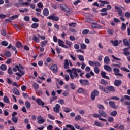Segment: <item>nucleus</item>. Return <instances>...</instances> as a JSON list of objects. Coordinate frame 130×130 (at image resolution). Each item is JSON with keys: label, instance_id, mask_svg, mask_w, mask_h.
Returning a JSON list of instances; mask_svg holds the SVG:
<instances>
[{"label": "nucleus", "instance_id": "nucleus-1", "mask_svg": "<svg viewBox=\"0 0 130 130\" xmlns=\"http://www.w3.org/2000/svg\"><path fill=\"white\" fill-rule=\"evenodd\" d=\"M21 70H24V67H23L21 64L16 65L15 67L13 68V72H17V71L19 72V73L17 72L15 73V74L18 77H22V76H24V75H25L24 71Z\"/></svg>", "mask_w": 130, "mask_h": 130}, {"label": "nucleus", "instance_id": "nucleus-2", "mask_svg": "<svg viewBox=\"0 0 130 130\" xmlns=\"http://www.w3.org/2000/svg\"><path fill=\"white\" fill-rule=\"evenodd\" d=\"M70 75L71 79H75V78H78L79 77V74H78V72L73 68L72 70L69 69L67 70Z\"/></svg>", "mask_w": 130, "mask_h": 130}, {"label": "nucleus", "instance_id": "nucleus-3", "mask_svg": "<svg viewBox=\"0 0 130 130\" xmlns=\"http://www.w3.org/2000/svg\"><path fill=\"white\" fill-rule=\"evenodd\" d=\"M99 91H98V90L95 89L94 90L91 94V100L92 101H93V100H95V98H96V97L97 96H99Z\"/></svg>", "mask_w": 130, "mask_h": 130}, {"label": "nucleus", "instance_id": "nucleus-4", "mask_svg": "<svg viewBox=\"0 0 130 130\" xmlns=\"http://www.w3.org/2000/svg\"><path fill=\"white\" fill-rule=\"evenodd\" d=\"M60 8L63 12H66V13H70V8L66 4H61Z\"/></svg>", "mask_w": 130, "mask_h": 130}, {"label": "nucleus", "instance_id": "nucleus-5", "mask_svg": "<svg viewBox=\"0 0 130 130\" xmlns=\"http://www.w3.org/2000/svg\"><path fill=\"white\" fill-rule=\"evenodd\" d=\"M37 120H38V123L39 124H43L44 123V122L45 121V120L43 119V117L41 116H38L37 117Z\"/></svg>", "mask_w": 130, "mask_h": 130}, {"label": "nucleus", "instance_id": "nucleus-6", "mask_svg": "<svg viewBox=\"0 0 130 130\" xmlns=\"http://www.w3.org/2000/svg\"><path fill=\"white\" fill-rule=\"evenodd\" d=\"M54 112L58 113L60 111V105L57 104L55 106L53 107Z\"/></svg>", "mask_w": 130, "mask_h": 130}, {"label": "nucleus", "instance_id": "nucleus-7", "mask_svg": "<svg viewBox=\"0 0 130 130\" xmlns=\"http://www.w3.org/2000/svg\"><path fill=\"white\" fill-rule=\"evenodd\" d=\"M47 19L49 20H52L53 21H57L59 20V18L57 16H55L54 15H51L47 17Z\"/></svg>", "mask_w": 130, "mask_h": 130}, {"label": "nucleus", "instance_id": "nucleus-8", "mask_svg": "<svg viewBox=\"0 0 130 130\" xmlns=\"http://www.w3.org/2000/svg\"><path fill=\"white\" fill-rule=\"evenodd\" d=\"M113 72L115 76H120V77H122V74L119 73V69L115 68H113Z\"/></svg>", "mask_w": 130, "mask_h": 130}, {"label": "nucleus", "instance_id": "nucleus-9", "mask_svg": "<svg viewBox=\"0 0 130 130\" xmlns=\"http://www.w3.org/2000/svg\"><path fill=\"white\" fill-rule=\"evenodd\" d=\"M94 20L92 21V23H91V27L94 28H99V29H101L102 28V26L100 25H98L97 23L94 22Z\"/></svg>", "mask_w": 130, "mask_h": 130}, {"label": "nucleus", "instance_id": "nucleus-10", "mask_svg": "<svg viewBox=\"0 0 130 130\" xmlns=\"http://www.w3.org/2000/svg\"><path fill=\"white\" fill-rule=\"evenodd\" d=\"M115 9L117 10L118 14L120 17H122L123 16V13H122V10L118 7L115 6Z\"/></svg>", "mask_w": 130, "mask_h": 130}, {"label": "nucleus", "instance_id": "nucleus-11", "mask_svg": "<svg viewBox=\"0 0 130 130\" xmlns=\"http://www.w3.org/2000/svg\"><path fill=\"white\" fill-rule=\"evenodd\" d=\"M79 82L81 85H88L89 84V80L87 79H80Z\"/></svg>", "mask_w": 130, "mask_h": 130}, {"label": "nucleus", "instance_id": "nucleus-12", "mask_svg": "<svg viewBox=\"0 0 130 130\" xmlns=\"http://www.w3.org/2000/svg\"><path fill=\"white\" fill-rule=\"evenodd\" d=\"M107 91H108L109 93H110V91L111 92H114L115 91V88L112 86H109L107 87Z\"/></svg>", "mask_w": 130, "mask_h": 130}, {"label": "nucleus", "instance_id": "nucleus-13", "mask_svg": "<svg viewBox=\"0 0 130 130\" xmlns=\"http://www.w3.org/2000/svg\"><path fill=\"white\" fill-rule=\"evenodd\" d=\"M51 70L53 73H56L57 72V65L53 64L51 67Z\"/></svg>", "mask_w": 130, "mask_h": 130}, {"label": "nucleus", "instance_id": "nucleus-14", "mask_svg": "<svg viewBox=\"0 0 130 130\" xmlns=\"http://www.w3.org/2000/svg\"><path fill=\"white\" fill-rule=\"evenodd\" d=\"M99 113L100 116H103V117H106L107 116V114L103 110H99Z\"/></svg>", "mask_w": 130, "mask_h": 130}, {"label": "nucleus", "instance_id": "nucleus-15", "mask_svg": "<svg viewBox=\"0 0 130 130\" xmlns=\"http://www.w3.org/2000/svg\"><path fill=\"white\" fill-rule=\"evenodd\" d=\"M36 102L37 103V104H38V105H42V106L44 105V102H43V101H42V100H41L40 99H37Z\"/></svg>", "mask_w": 130, "mask_h": 130}, {"label": "nucleus", "instance_id": "nucleus-16", "mask_svg": "<svg viewBox=\"0 0 130 130\" xmlns=\"http://www.w3.org/2000/svg\"><path fill=\"white\" fill-rule=\"evenodd\" d=\"M99 88L101 91H103V92H104L105 93H106L107 94H109V91L107 90V88H104L103 86L100 85Z\"/></svg>", "mask_w": 130, "mask_h": 130}, {"label": "nucleus", "instance_id": "nucleus-17", "mask_svg": "<svg viewBox=\"0 0 130 130\" xmlns=\"http://www.w3.org/2000/svg\"><path fill=\"white\" fill-rule=\"evenodd\" d=\"M104 69L108 72H111L112 71V68H111V67H110V66L108 65H105L104 67Z\"/></svg>", "mask_w": 130, "mask_h": 130}, {"label": "nucleus", "instance_id": "nucleus-18", "mask_svg": "<svg viewBox=\"0 0 130 130\" xmlns=\"http://www.w3.org/2000/svg\"><path fill=\"white\" fill-rule=\"evenodd\" d=\"M101 76L104 79H108L109 80V77L106 76V72L101 71Z\"/></svg>", "mask_w": 130, "mask_h": 130}, {"label": "nucleus", "instance_id": "nucleus-19", "mask_svg": "<svg viewBox=\"0 0 130 130\" xmlns=\"http://www.w3.org/2000/svg\"><path fill=\"white\" fill-rule=\"evenodd\" d=\"M32 39L34 40V41H35L37 43H39V42H40V40H39V38H38V37L36 36V35H33Z\"/></svg>", "mask_w": 130, "mask_h": 130}, {"label": "nucleus", "instance_id": "nucleus-20", "mask_svg": "<svg viewBox=\"0 0 130 130\" xmlns=\"http://www.w3.org/2000/svg\"><path fill=\"white\" fill-rule=\"evenodd\" d=\"M94 124L95 125H96V126H98L99 127H103V124L102 123H100L97 121H95V122H94Z\"/></svg>", "mask_w": 130, "mask_h": 130}, {"label": "nucleus", "instance_id": "nucleus-21", "mask_svg": "<svg viewBox=\"0 0 130 130\" xmlns=\"http://www.w3.org/2000/svg\"><path fill=\"white\" fill-rule=\"evenodd\" d=\"M104 61L106 64H108L109 63V61H110V59L108 56H106L104 58Z\"/></svg>", "mask_w": 130, "mask_h": 130}, {"label": "nucleus", "instance_id": "nucleus-22", "mask_svg": "<svg viewBox=\"0 0 130 130\" xmlns=\"http://www.w3.org/2000/svg\"><path fill=\"white\" fill-rule=\"evenodd\" d=\"M58 45L60 46V47H62V46L64 45V42L61 40L60 39H58Z\"/></svg>", "mask_w": 130, "mask_h": 130}, {"label": "nucleus", "instance_id": "nucleus-23", "mask_svg": "<svg viewBox=\"0 0 130 130\" xmlns=\"http://www.w3.org/2000/svg\"><path fill=\"white\" fill-rule=\"evenodd\" d=\"M49 14V11H48V9L47 8H45L43 10L44 16H48Z\"/></svg>", "mask_w": 130, "mask_h": 130}, {"label": "nucleus", "instance_id": "nucleus-24", "mask_svg": "<svg viewBox=\"0 0 130 130\" xmlns=\"http://www.w3.org/2000/svg\"><path fill=\"white\" fill-rule=\"evenodd\" d=\"M114 85L115 86H117V87H118V86L121 85V81L116 80L114 82Z\"/></svg>", "mask_w": 130, "mask_h": 130}, {"label": "nucleus", "instance_id": "nucleus-25", "mask_svg": "<svg viewBox=\"0 0 130 130\" xmlns=\"http://www.w3.org/2000/svg\"><path fill=\"white\" fill-rule=\"evenodd\" d=\"M64 69L69 68V60L65 59L64 62Z\"/></svg>", "mask_w": 130, "mask_h": 130}, {"label": "nucleus", "instance_id": "nucleus-26", "mask_svg": "<svg viewBox=\"0 0 130 130\" xmlns=\"http://www.w3.org/2000/svg\"><path fill=\"white\" fill-rule=\"evenodd\" d=\"M124 54L126 56L129 55L130 53L128 52V48H125L123 49Z\"/></svg>", "mask_w": 130, "mask_h": 130}, {"label": "nucleus", "instance_id": "nucleus-27", "mask_svg": "<svg viewBox=\"0 0 130 130\" xmlns=\"http://www.w3.org/2000/svg\"><path fill=\"white\" fill-rule=\"evenodd\" d=\"M14 94H15V95H20V92H19V90H18V89H17V88H14L12 90Z\"/></svg>", "mask_w": 130, "mask_h": 130}, {"label": "nucleus", "instance_id": "nucleus-28", "mask_svg": "<svg viewBox=\"0 0 130 130\" xmlns=\"http://www.w3.org/2000/svg\"><path fill=\"white\" fill-rule=\"evenodd\" d=\"M111 43L113 44L114 46H117L120 42L118 43V41L115 40L114 41H111Z\"/></svg>", "mask_w": 130, "mask_h": 130}, {"label": "nucleus", "instance_id": "nucleus-29", "mask_svg": "<svg viewBox=\"0 0 130 130\" xmlns=\"http://www.w3.org/2000/svg\"><path fill=\"white\" fill-rule=\"evenodd\" d=\"M0 69L2 71H7V67L6 65L2 64L0 66Z\"/></svg>", "mask_w": 130, "mask_h": 130}, {"label": "nucleus", "instance_id": "nucleus-30", "mask_svg": "<svg viewBox=\"0 0 130 130\" xmlns=\"http://www.w3.org/2000/svg\"><path fill=\"white\" fill-rule=\"evenodd\" d=\"M3 101L5 102V103H10V100H9V98H8V96H5L3 98Z\"/></svg>", "mask_w": 130, "mask_h": 130}, {"label": "nucleus", "instance_id": "nucleus-31", "mask_svg": "<svg viewBox=\"0 0 130 130\" xmlns=\"http://www.w3.org/2000/svg\"><path fill=\"white\" fill-rule=\"evenodd\" d=\"M66 127H68V128H70L71 130H76L75 127L71 124L66 125Z\"/></svg>", "mask_w": 130, "mask_h": 130}, {"label": "nucleus", "instance_id": "nucleus-32", "mask_svg": "<svg viewBox=\"0 0 130 130\" xmlns=\"http://www.w3.org/2000/svg\"><path fill=\"white\" fill-rule=\"evenodd\" d=\"M19 12H21V13H27V12L29 11V10L28 8H24L23 9H19Z\"/></svg>", "mask_w": 130, "mask_h": 130}, {"label": "nucleus", "instance_id": "nucleus-33", "mask_svg": "<svg viewBox=\"0 0 130 130\" xmlns=\"http://www.w3.org/2000/svg\"><path fill=\"white\" fill-rule=\"evenodd\" d=\"M126 29V25L125 23H122V26L121 27V30L122 31H125Z\"/></svg>", "mask_w": 130, "mask_h": 130}, {"label": "nucleus", "instance_id": "nucleus-34", "mask_svg": "<svg viewBox=\"0 0 130 130\" xmlns=\"http://www.w3.org/2000/svg\"><path fill=\"white\" fill-rule=\"evenodd\" d=\"M25 106L27 109H29L31 107V104H30V102L29 101L25 102Z\"/></svg>", "mask_w": 130, "mask_h": 130}, {"label": "nucleus", "instance_id": "nucleus-35", "mask_svg": "<svg viewBox=\"0 0 130 130\" xmlns=\"http://www.w3.org/2000/svg\"><path fill=\"white\" fill-rule=\"evenodd\" d=\"M16 46L17 48H21V47L23 46V45L22 44V43L18 42L16 44Z\"/></svg>", "mask_w": 130, "mask_h": 130}, {"label": "nucleus", "instance_id": "nucleus-36", "mask_svg": "<svg viewBox=\"0 0 130 130\" xmlns=\"http://www.w3.org/2000/svg\"><path fill=\"white\" fill-rule=\"evenodd\" d=\"M18 3L19 4H15V6L16 7H20V5H23L24 4V2H23V0H19Z\"/></svg>", "mask_w": 130, "mask_h": 130}, {"label": "nucleus", "instance_id": "nucleus-37", "mask_svg": "<svg viewBox=\"0 0 130 130\" xmlns=\"http://www.w3.org/2000/svg\"><path fill=\"white\" fill-rule=\"evenodd\" d=\"M78 58L79 59V60H80V61H84L85 60L84 59V56H83L82 55H78Z\"/></svg>", "mask_w": 130, "mask_h": 130}, {"label": "nucleus", "instance_id": "nucleus-38", "mask_svg": "<svg viewBox=\"0 0 130 130\" xmlns=\"http://www.w3.org/2000/svg\"><path fill=\"white\" fill-rule=\"evenodd\" d=\"M11 119L14 123H17V122H18V118H17V117H12Z\"/></svg>", "mask_w": 130, "mask_h": 130}, {"label": "nucleus", "instance_id": "nucleus-39", "mask_svg": "<svg viewBox=\"0 0 130 130\" xmlns=\"http://www.w3.org/2000/svg\"><path fill=\"white\" fill-rule=\"evenodd\" d=\"M63 111H64V112H66L67 113H68V112H71V109L68 107L63 108Z\"/></svg>", "mask_w": 130, "mask_h": 130}, {"label": "nucleus", "instance_id": "nucleus-40", "mask_svg": "<svg viewBox=\"0 0 130 130\" xmlns=\"http://www.w3.org/2000/svg\"><path fill=\"white\" fill-rule=\"evenodd\" d=\"M39 27V25L38 23H33L31 25V28L32 29H36Z\"/></svg>", "mask_w": 130, "mask_h": 130}, {"label": "nucleus", "instance_id": "nucleus-41", "mask_svg": "<svg viewBox=\"0 0 130 130\" xmlns=\"http://www.w3.org/2000/svg\"><path fill=\"white\" fill-rule=\"evenodd\" d=\"M46 44H47V41H44L41 43V46L45 47V46H46Z\"/></svg>", "mask_w": 130, "mask_h": 130}, {"label": "nucleus", "instance_id": "nucleus-42", "mask_svg": "<svg viewBox=\"0 0 130 130\" xmlns=\"http://www.w3.org/2000/svg\"><path fill=\"white\" fill-rule=\"evenodd\" d=\"M32 87L35 89V90L38 89V88H39V85L38 84L35 83L32 85Z\"/></svg>", "mask_w": 130, "mask_h": 130}, {"label": "nucleus", "instance_id": "nucleus-43", "mask_svg": "<svg viewBox=\"0 0 130 130\" xmlns=\"http://www.w3.org/2000/svg\"><path fill=\"white\" fill-rule=\"evenodd\" d=\"M1 44L3 46H8L9 43H8V42H7V41H3L2 42Z\"/></svg>", "mask_w": 130, "mask_h": 130}, {"label": "nucleus", "instance_id": "nucleus-44", "mask_svg": "<svg viewBox=\"0 0 130 130\" xmlns=\"http://www.w3.org/2000/svg\"><path fill=\"white\" fill-rule=\"evenodd\" d=\"M63 78L67 82H68L69 80H70V76L69 74H65Z\"/></svg>", "mask_w": 130, "mask_h": 130}, {"label": "nucleus", "instance_id": "nucleus-45", "mask_svg": "<svg viewBox=\"0 0 130 130\" xmlns=\"http://www.w3.org/2000/svg\"><path fill=\"white\" fill-rule=\"evenodd\" d=\"M117 114V112L116 111H113L110 113V115H111V116H116Z\"/></svg>", "mask_w": 130, "mask_h": 130}, {"label": "nucleus", "instance_id": "nucleus-46", "mask_svg": "<svg viewBox=\"0 0 130 130\" xmlns=\"http://www.w3.org/2000/svg\"><path fill=\"white\" fill-rule=\"evenodd\" d=\"M80 47L81 49H86L87 45L84 43L80 44Z\"/></svg>", "mask_w": 130, "mask_h": 130}, {"label": "nucleus", "instance_id": "nucleus-47", "mask_svg": "<svg viewBox=\"0 0 130 130\" xmlns=\"http://www.w3.org/2000/svg\"><path fill=\"white\" fill-rule=\"evenodd\" d=\"M109 104L111 107H113V108H115V103H114L113 102H109Z\"/></svg>", "mask_w": 130, "mask_h": 130}, {"label": "nucleus", "instance_id": "nucleus-48", "mask_svg": "<svg viewBox=\"0 0 130 130\" xmlns=\"http://www.w3.org/2000/svg\"><path fill=\"white\" fill-rule=\"evenodd\" d=\"M69 56L70 57H71V58H72V60H74V61H75L76 59H77V57L74 55H72V54H70Z\"/></svg>", "mask_w": 130, "mask_h": 130}, {"label": "nucleus", "instance_id": "nucleus-49", "mask_svg": "<svg viewBox=\"0 0 130 130\" xmlns=\"http://www.w3.org/2000/svg\"><path fill=\"white\" fill-rule=\"evenodd\" d=\"M81 115H77L76 116V117L75 118V120L76 121H78V120H80V119H81Z\"/></svg>", "mask_w": 130, "mask_h": 130}, {"label": "nucleus", "instance_id": "nucleus-50", "mask_svg": "<svg viewBox=\"0 0 130 130\" xmlns=\"http://www.w3.org/2000/svg\"><path fill=\"white\" fill-rule=\"evenodd\" d=\"M48 116L50 119H51L52 120H55V117L53 116H52L51 114H49L48 115Z\"/></svg>", "mask_w": 130, "mask_h": 130}, {"label": "nucleus", "instance_id": "nucleus-51", "mask_svg": "<svg viewBox=\"0 0 130 130\" xmlns=\"http://www.w3.org/2000/svg\"><path fill=\"white\" fill-rule=\"evenodd\" d=\"M101 84H102V85H107L108 83L107 81H106L105 80L102 79L101 80Z\"/></svg>", "mask_w": 130, "mask_h": 130}, {"label": "nucleus", "instance_id": "nucleus-52", "mask_svg": "<svg viewBox=\"0 0 130 130\" xmlns=\"http://www.w3.org/2000/svg\"><path fill=\"white\" fill-rule=\"evenodd\" d=\"M94 20L90 19V18H86L85 21L87 22L88 23H92L93 22Z\"/></svg>", "mask_w": 130, "mask_h": 130}, {"label": "nucleus", "instance_id": "nucleus-53", "mask_svg": "<svg viewBox=\"0 0 130 130\" xmlns=\"http://www.w3.org/2000/svg\"><path fill=\"white\" fill-rule=\"evenodd\" d=\"M66 44H67V45H68L69 47H71V46H72V42L70 41H66Z\"/></svg>", "mask_w": 130, "mask_h": 130}, {"label": "nucleus", "instance_id": "nucleus-54", "mask_svg": "<svg viewBox=\"0 0 130 130\" xmlns=\"http://www.w3.org/2000/svg\"><path fill=\"white\" fill-rule=\"evenodd\" d=\"M19 15H15L11 16L10 17V20H14V19H17L19 17Z\"/></svg>", "mask_w": 130, "mask_h": 130}, {"label": "nucleus", "instance_id": "nucleus-55", "mask_svg": "<svg viewBox=\"0 0 130 130\" xmlns=\"http://www.w3.org/2000/svg\"><path fill=\"white\" fill-rule=\"evenodd\" d=\"M6 56H7V57H11V52H10L9 51H6L5 53Z\"/></svg>", "mask_w": 130, "mask_h": 130}, {"label": "nucleus", "instance_id": "nucleus-56", "mask_svg": "<svg viewBox=\"0 0 130 130\" xmlns=\"http://www.w3.org/2000/svg\"><path fill=\"white\" fill-rule=\"evenodd\" d=\"M94 72L95 73V74H98L99 73V72H100L99 68H98V67H94Z\"/></svg>", "mask_w": 130, "mask_h": 130}, {"label": "nucleus", "instance_id": "nucleus-57", "mask_svg": "<svg viewBox=\"0 0 130 130\" xmlns=\"http://www.w3.org/2000/svg\"><path fill=\"white\" fill-rule=\"evenodd\" d=\"M121 70H122V71H124L125 72H127V73H129L130 72L129 70L126 69V68L125 67H122L121 68Z\"/></svg>", "mask_w": 130, "mask_h": 130}, {"label": "nucleus", "instance_id": "nucleus-58", "mask_svg": "<svg viewBox=\"0 0 130 130\" xmlns=\"http://www.w3.org/2000/svg\"><path fill=\"white\" fill-rule=\"evenodd\" d=\"M99 2H100V3H101L102 4H105L106 5H108V4H109V2L106 1L100 0Z\"/></svg>", "mask_w": 130, "mask_h": 130}, {"label": "nucleus", "instance_id": "nucleus-59", "mask_svg": "<svg viewBox=\"0 0 130 130\" xmlns=\"http://www.w3.org/2000/svg\"><path fill=\"white\" fill-rule=\"evenodd\" d=\"M84 92H85V90L84 89H83L82 88H79L78 90V93H84Z\"/></svg>", "mask_w": 130, "mask_h": 130}, {"label": "nucleus", "instance_id": "nucleus-60", "mask_svg": "<svg viewBox=\"0 0 130 130\" xmlns=\"http://www.w3.org/2000/svg\"><path fill=\"white\" fill-rule=\"evenodd\" d=\"M125 16L126 17V18H127V19H129L130 18V12H126L125 14Z\"/></svg>", "mask_w": 130, "mask_h": 130}, {"label": "nucleus", "instance_id": "nucleus-61", "mask_svg": "<svg viewBox=\"0 0 130 130\" xmlns=\"http://www.w3.org/2000/svg\"><path fill=\"white\" fill-rule=\"evenodd\" d=\"M94 63H95V61H88V63L89 66H91V67H94Z\"/></svg>", "mask_w": 130, "mask_h": 130}, {"label": "nucleus", "instance_id": "nucleus-62", "mask_svg": "<svg viewBox=\"0 0 130 130\" xmlns=\"http://www.w3.org/2000/svg\"><path fill=\"white\" fill-rule=\"evenodd\" d=\"M37 6H38V8H43V4H42V3H41V2L38 3L37 4Z\"/></svg>", "mask_w": 130, "mask_h": 130}, {"label": "nucleus", "instance_id": "nucleus-63", "mask_svg": "<svg viewBox=\"0 0 130 130\" xmlns=\"http://www.w3.org/2000/svg\"><path fill=\"white\" fill-rule=\"evenodd\" d=\"M118 128L120 130H124L125 128L124 125H120V126H119Z\"/></svg>", "mask_w": 130, "mask_h": 130}, {"label": "nucleus", "instance_id": "nucleus-64", "mask_svg": "<svg viewBox=\"0 0 130 130\" xmlns=\"http://www.w3.org/2000/svg\"><path fill=\"white\" fill-rule=\"evenodd\" d=\"M69 25L70 27H75L76 26V23H69Z\"/></svg>", "mask_w": 130, "mask_h": 130}]
</instances>
